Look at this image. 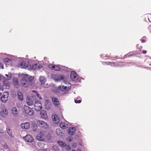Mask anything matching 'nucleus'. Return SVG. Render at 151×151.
Here are the masks:
<instances>
[{"instance_id": "1", "label": "nucleus", "mask_w": 151, "mask_h": 151, "mask_svg": "<svg viewBox=\"0 0 151 151\" xmlns=\"http://www.w3.org/2000/svg\"><path fill=\"white\" fill-rule=\"evenodd\" d=\"M33 77L30 76L28 75H24L23 77L22 80L21 81V84L23 87H27L29 85H32V82L34 80Z\"/></svg>"}, {"instance_id": "2", "label": "nucleus", "mask_w": 151, "mask_h": 151, "mask_svg": "<svg viewBox=\"0 0 151 151\" xmlns=\"http://www.w3.org/2000/svg\"><path fill=\"white\" fill-rule=\"evenodd\" d=\"M45 131H40L36 136L37 139L39 141H44L45 139Z\"/></svg>"}, {"instance_id": "3", "label": "nucleus", "mask_w": 151, "mask_h": 151, "mask_svg": "<svg viewBox=\"0 0 151 151\" xmlns=\"http://www.w3.org/2000/svg\"><path fill=\"white\" fill-rule=\"evenodd\" d=\"M9 93L7 92H4L1 97V100L2 102L5 103L8 100Z\"/></svg>"}, {"instance_id": "4", "label": "nucleus", "mask_w": 151, "mask_h": 151, "mask_svg": "<svg viewBox=\"0 0 151 151\" xmlns=\"http://www.w3.org/2000/svg\"><path fill=\"white\" fill-rule=\"evenodd\" d=\"M37 123L40 127L44 129H46L48 127L46 123L43 121L38 120Z\"/></svg>"}, {"instance_id": "5", "label": "nucleus", "mask_w": 151, "mask_h": 151, "mask_svg": "<svg viewBox=\"0 0 151 151\" xmlns=\"http://www.w3.org/2000/svg\"><path fill=\"white\" fill-rule=\"evenodd\" d=\"M24 109L25 113L29 115H33L34 114L33 111L29 107L25 106Z\"/></svg>"}, {"instance_id": "6", "label": "nucleus", "mask_w": 151, "mask_h": 151, "mask_svg": "<svg viewBox=\"0 0 151 151\" xmlns=\"http://www.w3.org/2000/svg\"><path fill=\"white\" fill-rule=\"evenodd\" d=\"M35 109L37 111H40L42 109V106L40 102L38 100H36L35 103Z\"/></svg>"}, {"instance_id": "7", "label": "nucleus", "mask_w": 151, "mask_h": 151, "mask_svg": "<svg viewBox=\"0 0 151 151\" xmlns=\"http://www.w3.org/2000/svg\"><path fill=\"white\" fill-rule=\"evenodd\" d=\"M70 77L71 79L74 81H77L78 79V76L76 72L74 71H71L70 73Z\"/></svg>"}, {"instance_id": "8", "label": "nucleus", "mask_w": 151, "mask_h": 151, "mask_svg": "<svg viewBox=\"0 0 151 151\" xmlns=\"http://www.w3.org/2000/svg\"><path fill=\"white\" fill-rule=\"evenodd\" d=\"M48 67L50 69L56 71H60L61 69L59 65L50 64L48 65Z\"/></svg>"}, {"instance_id": "9", "label": "nucleus", "mask_w": 151, "mask_h": 151, "mask_svg": "<svg viewBox=\"0 0 151 151\" xmlns=\"http://www.w3.org/2000/svg\"><path fill=\"white\" fill-rule=\"evenodd\" d=\"M23 138L25 141L28 142H32L34 141L33 138L29 134H27Z\"/></svg>"}, {"instance_id": "10", "label": "nucleus", "mask_w": 151, "mask_h": 151, "mask_svg": "<svg viewBox=\"0 0 151 151\" xmlns=\"http://www.w3.org/2000/svg\"><path fill=\"white\" fill-rule=\"evenodd\" d=\"M8 114V111L7 109L4 108L0 112V114L1 116L4 117L6 115H7Z\"/></svg>"}, {"instance_id": "11", "label": "nucleus", "mask_w": 151, "mask_h": 151, "mask_svg": "<svg viewBox=\"0 0 151 151\" xmlns=\"http://www.w3.org/2000/svg\"><path fill=\"white\" fill-rule=\"evenodd\" d=\"M52 101L54 105L56 107H58L59 105L58 100L56 98L53 97L52 98Z\"/></svg>"}, {"instance_id": "12", "label": "nucleus", "mask_w": 151, "mask_h": 151, "mask_svg": "<svg viewBox=\"0 0 151 151\" xmlns=\"http://www.w3.org/2000/svg\"><path fill=\"white\" fill-rule=\"evenodd\" d=\"M12 113L14 116H18L19 113L17 108L14 107L12 108Z\"/></svg>"}, {"instance_id": "13", "label": "nucleus", "mask_w": 151, "mask_h": 151, "mask_svg": "<svg viewBox=\"0 0 151 151\" xmlns=\"http://www.w3.org/2000/svg\"><path fill=\"white\" fill-rule=\"evenodd\" d=\"M52 118L53 122L56 124H57L59 122L60 120L59 117L57 115H54L52 116Z\"/></svg>"}, {"instance_id": "14", "label": "nucleus", "mask_w": 151, "mask_h": 151, "mask_svg": "<svg viewBox=\"0 0 151 151\" xmlns=\"http://www.w3.org/2000/svg\"><path fill=\"white\" fill-rule=\"evenodd\" d=\"M76 131V128L74 127H72L70 128L69 129H68V133L71 135H73L75 133V132Z\"/></svg>"}, {"instance_id": "15", "label": "nucleus", "mask_w": 151, "mask_h": 151, "mask_svg": "<svg viewBox=\"0 0 151 151\" xmlns=\"http://www.w3.org/2000/svg\"><path fill=\"white\" fill-rule=\"evenodd\" d=\"M40 114L41 117L44 119H46L47 118V116L46 111L42 110L40 112Z\"/></svg>"}, {"instance_id": "16", "label": "nucleus", "mask_w": 151, "mask_h": 151, "mask_svg": "<svg viewBox=\"0 0 151 151\" xmlns=\"http://www.w3.org/2000/svg\"><path fill=\"white\" fill-rule=\"evenodd\" d=\"M29 123L28 122L24 124H22L20 125L21 127L23 129H28L29 127Z\"/></svg>"}, {"instance_id": "17", "label": "nucleus", "mask_w": 151, "mask_h": 151, "mask_svg": "<svg viewBox=\"0 0 151 151\" xmlns=\"http://www.w3.org/2000/svg\"><path fill=\"white\" fill-rule=\"evenodd\" d=\"M42 66L41 65H38V64H35L33 65L31 68V69L33 70H36L39 69L41 68Z\"/></svg>"}, {"instance_id": "18", "label": "nucleus", "mask_w": 151, "mask_h": 151, "mask_svg": "<svg viewBox=\"0 0 151 151\" xmlns=\"http://www.w3.org/2000/svg\"><path fill=\"white\" fill-rule=\"evenodd\" d=\"M54 79L56 81H60L64 79L63 77L60 75H56L55 76Z\"/></svg>"}, {"instance_id": "19", "label": "nucleus", "mask_w": 151, "mask_h": 151, "mask_svg": "<svg viewBox=\"0 0 151 151\" xmlns=\"http://www.w3.org/2000/svg\"><path fill=\"white\" fill-rule=\"evenodd\" d=\"M39 79L41 84L42 85H44L46 82V79L41 76L40 77Z\"/></svg>"}, {"instance_id": "20", "label": "nucleus", "mask_w": 151, "mask_h": 151, "mask_svg": "<svg viewBox=\"0 0 151 151\" xmlns=\"http://www.w3.org/2000/svg\"><path fill=\"white\" fill-rule=\"evenodd\" d=\"M27 103L28 105L31 106L33 104L34 102L31 99L29 98L27 100Z\"/></svg>"}, {"instance_id": "21", "label": "nucleus", "mask_w": 151, "mask_h": 151, "mask_svg": "<svg viewBox=\"0 0 151 151\" xmlns=\"http://www.w3.org/2000/svg\"><path fill=\"white\" fill-rule=\"evenodd\" d=\"M58 89L61 91H64L66 90V86L61 85L58 87Z\"/></svg>"}, {"instance_id": "22", "label": "nucleus", "mask_w": 151, "mask_h": 151, "mask_svg": "<svg viewBox=\"0 0 151 151\" xmlns=\"http://www.w3.org/2000/svg\"><path fill=\"white\" fill-rule=\"evenodd\" d=\"M18 67L21 68H25V63L24 62H21L19 63L18 65Z\"/></svg>"}, {"instance_id": "23", "label": "nucleus", "mask_w": 151, "mask_h": 151, "mask_svg": "<svg viewBox=\"0 0 151 151\" xmlns=\"http://www.w3.org/2000/svg\"><path fill=\"white\" fill-rule=\"evenodd\" d=\"M56 133L57 135L60 137L63 136V133L61 132L59 129H57L56 130Z\"/></svg>"}, {"instance_id": "24", "label": "nucleus", "mask_w": 151, "mask_h": 151, "mask_svg": "<svg viewBox=\"0 0 151 151\" xmlns=\"http://www.w3.org/2000/svg\"><path fill=\"white\" fill-rule=\"evenodd\" d=\"M58 142L60 146L63 147H65L66 145L65 143L63 142L62 141H58Z\"/></svg>"}, {"instance_id": "25", "label": "nucleus", "mask_w": 151, "mask_h": 151, "mask_svg": "<svg viewBox=\"0 0 151 151\" xmlns=\"http://www.w3.org/2000/svg\"><path fill=\"white\" fill-rule=\"evenodd\" d=\"M106 63L107 65H109L111 66H116L117 65V64H116V63H114L111 62H107Z\"/></svg>"}, {"instance_id": "26", "label": "nucleus", "mask_w": 151, "mask_h": 151, "mask_svg": "<svg viewBox=\"0 0 151 151\" xmlns=\"http://www.w3.org/2000/svg\"><path fill=\"white\" fill-rule=\"evenodd\" d=\"M37 145L40 148H42L44 147V144L43 143L38 142Z\"/></svg>"}, {"instance_id": "27", "label": "nucleus", "mask_w": 151, "mask_h": 151, "mask_svg": "<svg viewBox=\"0 0 151 151\" xmlns=\"http://www.w3.org/2000/svg\"><path fill=\"white\" fill-rule=\"evenodd\" d=\"M18 96L19 99L20 100H23V96L22 93H18Z\"/></svg>"}, {"instance_id": "28", "label": "nucleus", "mask_w": 151, "mask_h": 151, "mask_svg": "<svg viewBox=\"0 0 151 151\" xmlns=\"http://www.w3.org/2000/svg\"><path fill=\"white\" fill-rule=\"evenodd\" d=\"M7 133L9 134V136L12 137L13 136V134L12 133V132L11 131V130L10 129H7Z\"/></svg>"}, {"instance_id": "29", "label": "nucleus", "mask_w": 151, "mask_h": 151, "mask_svg": "<svg viewBox=\"0 0 151 151\" xmlns=\"http://www.w3.org/2000/svg\"><path fill=\"white\" fill-rule=\"evenodd\" d=\"M60 127L63 129H65L66 128V126L65 124L64 123H61L60 124Z\"/></svg>"}, {"instance_id": "30", "label": "nucleus", "mask_w": 151, "mask_h": 151, "mask_svg": "<svg viewBox=\"0 0 151 151\" xmlns=\"http://www.w3.org/2000/svg\"><path fill=\"white\" fill-rule=\"evenodd\" d=\"M51 135L50 133H48L45 136V139L46 138L47 140H50L51 138Z\"/></svg>"}, {"instance_id": "31", "label": "nucleus", "mask_w": 151, "mask_h": 151, "mask_svg": "<svg viewBox=\"0 0 151 151\" xmlns=\"http://www.w3.org/2000/svg\"><path fill=\"white\" fill-rule=\"evenodd\" d=\"M67 91L68 90H69L71 88V84L69 82H67Z\"/></svg>"}, {"instance_id": "32", "label": "nucleus", "mask_w": 151, "mask_h": 151, "mask_svg": "<svg viewBox=\"0 0 151 151\" xmlns=\"http://www.w3.org/2000/svg\"><path fill=\"white\" fill-rule=\"evenodd\" d=\"M3 84L4 86L9 87V83L7 81H5L4 82H3Z\"/></svg>"}, {"instance_id": "33", "label": "nucleus", "mask_w": 151, "mask_h": 151, "mask_svg": "<svg viewBox=\"0 0 151 151\" xmlns=\"http://www.w3.org/2000/svg\"><path fill=\"white\" fill-rule=\"evenodd\" d=\"M18 81L17 80H13V83H14V85L15 86H17V85H18Z\"/></svg>"}, {"instance_id": "34", "label": "nucleus", "mask_w": 151, "mask_h": 151, "mask_svg": "<svg viewBox=\"0 0 151 151\" xmlns=\"http://www.w3.org/2000/svg\"><path fill=\"white\" fill-rule=\"evenodd\" d=\"M73 138L72 137L69 136L67 138V140H68V142H70L72 141L73 140Z\"/></svg>"}, {"instance_id": "35", "label": "nucleus", "mask_w": 151, "mask_h": 151, "mask_svg": "<svg viewBox=\"0 0 151 151\" xmlns=\"http://www.w3.org/2000/svg\"><path fill=\"white\" fill-rule=\"evenodd\" d=\"M75 102L76 103H80L81 102V100H79L78 101L77 100H75Z\"/></svg>"}, {"instance_id": "36", "label": "nucleus", "mask_w": 151, "mask_h": 151, "mask_svg": "<svg viewBox=\"0 0 151 151\" xmlns=\"http://www.w3.org/2000/svg\"><path fill=\"white\" fill-rule=\"evenodd\" d=\"M5 75L7 77V78L5 79L6 81L7 80H10V78H11V77L10 76L9 77L8 76V75L7 74H6Z\"/></svg>"}, {"instance_id": "37", "label": "nucleus", "mask_w": 151, "mask_h": 151, "mask_svg": "<svg viewBox=\"0 0 151 151\" xmlns=\"http://www.w3.org/2000/svg\"><path fill=\"white\" fill-rule=\"evenodd\" d=\"M37 96L38 97H39V99H42V97L40 94H37Z\"/></svg>"}, {"instance_id": "38", "label": "nucleus", "mask_w": 151, "mask_h": 151, "mask_svg": "<svg viewBox=\"0 0 151 151\" xmlns=\"http://www.w3.org/2000/svg\"><path fill=\"white\" fill-rule=\"evenodd\" d=\"M147 52V51L146 50H143L142 51V53L143 54H146Z\"/></svg>"}, {"instance_id": "39", "label": "nucleus", "mask_w": 151, "mask_h": 151, "mask_svg": "<svg viewBox=\"0 0 151 151\" xmlns=\"http://www.w3.org/2000/svg\"><path fill=\"white\" fill-rule=\"evenodd\" d=\"M4 148L5 149H7L8 148V146L7 145H5L4 146Z\"/></svg>"}, {"instance_id": "40", "label": "nucleus", "mask_w": 151, "mask_h": 151, "mask_svg": "<svg viewBox=\"0 0 151 151\" xmlns=\"http://www.w3.org/2000/svg\"><path fill=\"white\" fill-rule=\"evenodd\" d=\"M141 41L142 43H144L145 42V41L144 39H142Z\"/></svg>"}, {"instance_id": "41", "label": "nucleus", "mask_w": 151, "mask_h": 151, "mask_svg": "<svg viewBox=\"0 0 151 151\" xmlns=\"http://www.w3.org/2000/svg\"><path fill=\"white\" fill-rule=\"evenodd\" d=\"M67 148H69V149H68V150H70V147L69 146V145H67Z\"/></svg>"}, {"instance_id": "42", "label": "nucleus", "mask_w": 151, "mask_h": 151, "mask_svg": "<svg viewBox=\"0 0 151 151\" xmlns=\"http://www.w3.org/2000/svg\"><path fill=\"white\" fill-rule=\"evenodd\" d=\"M75 138L77 139L78 137V136L77 135H76L75 136Z\"/></svg>"}, {"instance_id": "43", "label": "nucleus", "mask_w": 151, "mask_h": 151, "mask_svg": "<svg viewBox=\"0 0 151 151\" xmlns=\"http://www.w3.org/2000/svg\"><path fill=\"white\" fill-rule=\"evenodd\" d=\"M77 151H81V150L80 149H78L77 150Z\"/></svg>"}, {"instance_id": "44", "label": "nucleus", "mask_w": 151, "mask_h": 151, "mask_svg": "<svg viewBox=\"0 0 151 151\" xmlns=\"http://www.w3.org/2000/svg\"><path fill=\"white\" fill-rule=\"evenodd\" d=\"M32 91L33 92H35V93L36 92V91H35V90H33V91Z\"/></svg>"}, {"instance_id": "45", "label": "nucleus", "mask_w": 151, "mask_h": 151, "mask_svg": "<svg viewBox=\"0 0 151 151\" xmlns=\"http://www.w3.org/2000/svg\"><path fill=\"white\" fill-rule=\"evenodd\" d=\"M145 38H146V37H142V39H145Z\"/></svg>"}, {"instance_id": "46", "label": "nucleus", "mask_w": 151, "mask_h": 151, "mask_svg": "<svg viewBox=\"0 0 151 151\" xmlns=\"http://www.w3.org/2000/svg\"><path fill=\"white\" fill-rule=\"evenodd\" d=\"M1 76H0V80H1Z\"/></svg>"}, {"instance_id": "47", "label": "nucleus", "mask_w": 151, "mask_h": 151, "mask_svg": "<svg viewBox=\"0 0 151 151\" xmlns=\"http://www.w3.org/2000/svg\"><path fill=\"white\" fill-rule=\"evenodd\" d=\"M72 151H75V150H73Z\"/></svg>"}, {"instance_id": "48", "label": "nucleus", "mask_w": 151, "mask_h": 151, "mask_svg": "<svg viewBox=\"0 0 151 151\" xmlns=\"http://www.w3.org/2000/svg\"><path fill=\"white\" fill-rule=\"evenodd\" d=\"M0 133H1V132H0Z\"/></svg>"}]
</instances>
